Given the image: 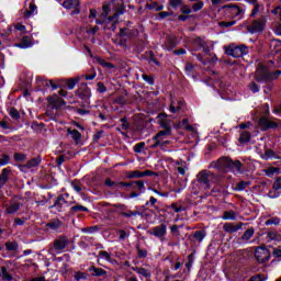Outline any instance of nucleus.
Masks as SVG:
<instances>
[{
	"label": "nucleus",
	"mask_w": 281,
	"mask_h": 281,
	"mask_svg": "<svg viewBox=\"0 0 281 281\" xmlns=\"http://www.w3.org/2000/svg\"><path fill=\"white\" fill-rule=\"evenodd\" d=\"M243 223H225L223 225V231L226 232V234H236V232H239V229H243Z\"/></svg>",
	"instance_id": "ddd939ff"
},
{
	"label": "nucleus",
	"mask_w": 281,
	"mask_h": 281,
	"mask_svg": "<svg viewBox=\"0 0 281 281\" xmlns=\"http://www.w3.org/2000/svg\"><path fill=\"white\" fill-rule=\"evenodd\" d=\"M181 3H183V0H169L168 10H170V8H172V10H177Z\"/></svg>",
	"instance_id": "8fccbe9b"
},
{
	"label": "nucleus",
	"mask_w": 281,
	"mask_h": 281,
	"mask_svg": "<svg viewBox=\"0 0 281 281\" xmlns=\"http://www.w3.org/2000/svg\"><path fill=\"white\" fill-rule=\"evenodd\" d=\"M19 207H21L19 202H11L10 205L7 206V213L16 214V212H19Z\"/></svg>",
	"instance_id": "b1692460"
},
{
	"label": "nucleus",
	"mask_w": 281,
	"mask_h": 281,
	"mask_svg": "<svg viewBox=\"0 0 281 281\" xmlns=\"http://www.w3.org/2000/svg\"><path fill=\"white\" fill-rule=\"evenodd\" d=\"M139 212L137 211H127V212H122L121 216H125L126 218H131V216H137Z\"/></svg>",
	"instance_id": "680f3d73"
},
{
	"label": "nucleus",
	"mask_w": 281,
	"mask_h": 281,
	"mask_svg": "<svg viewBox=\"0 0 281 281\" xmlns=\"http://www.w3.org/2000/svg\"><path fill=\"white\" fill-rule=\"evenodd\" d=\"M15 47H20V49H27V47H32V40L30 36H24L20 43L15 44Z\"/></svg>",
	"instance_id": "a211bd4d"
},
{
	"label": "nucleus",
	"mask_w": 281,
	"mask_h": 281,
	"mask_svg": "<svg viewBox=\"0 0 281 281\" xmlns=\"http://www.w3.org/2000/svg\"><path fill=\"white\" fill-rule=\"evenodd\" d=\"M69 245V239L65 236H61L54 241L55 251H63Z\"/></svg>",
	"instance_id": "2eb2a0df"
},
{
	"label": "nucleus",
	"mask_w": 281,
	"mask_h": 281,
	"mask_svg": "<svg viewBox=\"0 0 281 281\" xmlns=\"http://www.w3.org/2000/svg\"><path fill=\"white\" fill-rule=\"evenodd\" d=\"M273 190L278 191V190H281V178H278L273 186H272Z\"/></svg>",
	"instance_id": "774afa93"
},
{
	"label": "nucleus",
	"mask_w": 281,
	"mask_h": 281,
	"mask_svg": "<svg viewBox=\"0 0 281 281\" xmlns=\"http://www.w3.org/2000/svg\"><path fill=\"white\" fill-rule=\"evenodd\" d=\"M9 177H10V169L8 168L2 169V172L0 175V188L4 186V183H8Z\"/></svg>",
	"instance_id": "4be33fe9"
},
{
	"label": "nucleus",
	"mask_w": 281,
	"mask_h": 281,
	"mask_svg": "<svg viewBox=\"0 0 281 281\" xmlns=\"http://www.w3.org/2000/svg\"><path fill=\"white\" fill-rule=\"evenodd\" d=\"M7 251H16L19 249V244L16 241H8L5 243Z\"/></svg>",
	"instance_id": "a18cd8bd"
},
{
	"label": "nucleus",
	"mask_w": 281,
	"mask_h": 281,
	"mask_svg": "<svg viewBox=\"0 0 281 281\" xmlns=\"http://www.w3.org/2000/svg\"><path fill=\"white\" fill-rule=\"evenodd\" d=\"M224 10H226L227 16L231 19H236V21H240L245 16V5H238V4H225L223 7Z\"/></svg>",
	"instance_id": "7ed1b4c3"
},
{
	"label": "nucleus",
	"mask_w": 281,
	"mask_h": 281,
	"mask_svg": "<svg viewBox=\"0 0 281 281\" xmlns=\"http://www.w3.org/2000/svg\"><path fill=\"white\" fill-rule=\"evenodd\" d=\"M226 56H232L233 58H240L247 54V46L236 44H231L224 47Z\"/></svg>",
	"instance_id": "0eeeda50"
},
{
	"label": "nucleus",
	"mask_w": 281,
	"mask_h": 281,
	"mask_svg": "<svg viewBox=\"0 0 281 281\" xmlns=\"http://www.w3.org/2000/svg\"><path fill=\"white\" fill-rule=\"evenodd\" d=\"M184 104L186 103L183 101H178L177 103H175V101H172L169 106L170 113H179V111H181V109H182V106H184Z\"/></svg>",
	"instance_id": "6ab92c4d"
},
{
	"label": "nucleus",
	"mask_w": 281,
	"mask_h": 281,
	"mask_svg": "<svg viewBox=\"0 0 281 281\" xmlns=\"http://www.w3.org/2000/svg\"><path fill=\"white\" fill-rule=\"evenodd\" d=\"M255 233H256V229H254V227L248 228L241 236V240H244V243L251 240Z\"/></svg>",
	"instance_id": "393cba45"
},
{
	"label": "nucleus",
	"mask_w": 281,
	"mask_h": 281,
	"mask_svg": "<svg viewBox=\"0 0 281 281\" xmlns=\"http://www.w3.org/2000/svg\"><path fill=\"white\" fill-rule=\"evenodd\" d=\"M48 102L54 109H60L61 106H65V100H63L57 94L48 97Z\"/></svg>",
	"instance_id": "dca6fc26"
},
{
	"label": "nucleus",
	"mask_w": 281,
	"mask_h": 281,
	"mask_svg": "<svg viewBox=\"0 0 281 281\" xmlns=\"http://www.w3.org/2000/svg\"><path fill=\"white\" fill-rule=\"evenodd\" d=\"M267 278L263 274H256L249 279V281H266Z\"/></svg>",
	"instance_id": "69168bd1"
},
{
	"label": "nucleus",
	"mask_w": 281,
	"mask_h": 281,
	"mask_svg": "<svg viewBox=\"0 0 281 281\" xmlns=\"http://www.w3.org/2000/svg\"><path fill=\"white\" fill-rule=\"evenodd\" d=\"M74 278L76 281H82L87 280V278H89V274L87 272L77 271L75 272Z\"/></svg>",
	"instance_id": "ea45409f"
},
{
	"label": "nucleus",
	"mask_w": 281,
	"mask_h": 281,
	"mask_svg": "<svg viewBox=\"0 0 281 281\" xmlns=\"http://www.w3.org/2000/svg\"><path fill=\"white\" fill-rule=\"evenodd\" d=\"M9 115L10 117H12V120H19V117H21V113H19V110H16V108H11L9 110Z\"/></svg>",
	"instance_id": "603ef678"
},
{
	"label": "nucleus",
	"mask_w": 281,
	"mask_h": 281,
	"mask_svg": "<svg viewBox=\"0 0 281 281\" xmlns=\"http://www.w3.org/2000/svg\"><path fill=\"white\" fill-rule=\"evenodd\" d=\"M255 258L258 260V262H267L269 258H271V252L267 247L265 246H259L255 250Z\"/></svg>",
	"instance_id": "9d476101"
},
{
	"label": "nucleus",
	"mask_w": 281,
	"mask_h": 281,
	"mask_svg": "<svg viewBox=\"0 0 281 281\" xmlns=\"http://www.w3.org/2000/svg\"><path fill=\"white\" fill-rule=\"evenodd\" d=\"M180 12H182L183 14H186L188 16L189 14H192V12H194V11L192 10V7L190 8V5L183 4L180 8Z\"/></svg>",
	"instance_id": "6e6d98bb"
},
{
	"label": "nucleus",
	"mask_w": 281,
	"mask_h": 281,
	"mask_svg": "<svg viewBox=\"0 0 281 281\" xmlns=\"http://www.w3.org/2000/svg\"><path fill=\"white\" fill-rule=\"evenodd\" d=\"M97 63L99 65H101V67H103L104 69H106V71H113V69H115V65L105 61L104 59L97 57Z\"/></svg>",
	"instance_id": "aec40b11"
},
{
	"label": "nucleus",
	"mask_w": 281,
	"mask_h": 281,
	"mask_svg": "<svg viewBox=\"0 0 281 281\" xmlns=\"http://www.w3.org/2000/svg\"><path fill=\"white\" fill-rule=\"evenodd\" d=\"M281 76V70H277L274 72L269 71V68L260 65L256 72L255 79L257 82H269V80H278Z\"/></svg>",
	"instance_id": "f03ea898"
},
{
	"label": "nucleus",
	"mask_w": 281,
	"mask_h": 281,
	"mask_svg": "<svg viewBox=\"0 0 281 281\" xmlns=\"http://www.w3.org/2000/svg\"><path fill=\"white\" fill-rule=\"evenodd\" d=\"M266 177H273V175H278V172H280V168L278 167H269L267 169L263 170Z\"/></svg>",
	"instance_id": "2f4dec72"
},
{
	"label": "nucleus",
	"mask_w": 281,
	"mask_h": 281,
	"mask_svg": "<svg viewBox=\"0 0 281 281\" xmlns=\"http://www.w3.org/2000/svg\"><path fill=\"white\" fill-rule=\"evenodd\" d=\"M89 271H90V273H92V276H97V277L104 276L106 273V271L104 269L95 268V266H91L89 268Z\"/></svg>",
	"instance_id": "c756f323"
},
{
	"label": "nucleus",
	"mask_w": 281,
	"mask_h": 281,
	"mask_svg": "<svg viewBox=\"0 0 281 281\" xmlns=\"http://www.w3.org/2000/svg\"><path fill=\"white\" fill-rule=\"evenodd\" d=\"M63 5L66 8V10H75L72 14H80V10L78 9V5H80V0H65Z\"/></svg>",
	"instance_id": "4468645a"
},
{
	"label": "nucleus",
	"mask_w": 281,
	"mask_h": 281,
	"mask_svg": "<svg viewBox=\"0 0 281 281\" xmlns=\"http://www.w3.org/2000/svg\"><path fill=\"white\" fill-rule=\"evenodd\" d=\"M68 135H71L75 142H80V138L82 137V135L80 134V132H78V130H71V128H68Z\"/></svg>",
	"instance_id": "e433bc0d"
},
{
	"label": "nucleus",
	"mask_w": 281,
	"mask_h": 281,
	"mask_svg": "<svg viewBox=\"0 0 281 281\" xmlns=\"http://www.w3.org/2000/svg\"><path fill=\"white\" fill-rule=\"evenodd\" d=\"M145 146H146V143H144V142L138 143L134 146V151L142 153V150H144Z\"/></svg>",
	"instance_id": "0e129e2a"
},
{
	"label": "nucleus",
	"mask_w": 281,
	"mask_h": 281,
	"mask_svg": "<svg viewBox=\"0 0 281 281\" xmlns=\"http://www.w3.org/2000/svg\"><path fill=\"white\" fill-rule=\"evenodd\" d=\"M213 168H229L233 172L241 175L243 172V162L240 160H232L228 157H222L217 161L212 162Z\"/></svg>",
	"instance_id": "f257e3e1"
},
{
	"label": "nucleus",
	"mask_w": 281,
	"mask_h": 281,
	"mask_svg": "<svg viewBox=\"0 0 281 281\" xmlns=\"http://www.w3.org/2000/svg\"><path fill=\"white\" fill-rule=\"evenodd\" d=\"M204 5H205V3L203 2V0H201V1L193 3L191 8H192L193 12H200V10H203Z\"/></svg>",
	"instance_id": "49530a36"
},
{
	"label": "nucleus",
	"mask_w": 281,
	"mask_h": 281,
	"mask_svg": "<svg viewBox=\"0 0 281 281\" xmlns=\"http://www.w3.org/2000/svg\"><path fill=\"white\" fill-rule=\"evenodd\" d=\"M177 47V38L173 36L167 37L164 48L167 49V52H172Z\"/></svg>",
	"instance_id": "f3484780"
},
{
	"label": "nucleus",
	"mask_w": 281,
	"mask_h": 281,
	"mask_svg": "<svg viewBox=\"0 0 281 281\" xmlns=\"http://www.w3.org/2000/svg\"><path fill=\"white\" fill-rule=\"evenodd\" d=\"M192 47L193 52H201V49H203L204 54H210V46H207V43L201 37L193 40Z\"/></svg>",
	"instance_id": "9b49d317"
},
{
	"label": "nucleus",
	"mask_w": 281,
	"mask_h": 281,
	"mask_svg": "<svg viewBox=\"0 0 281 281\" xmlns=\"http://www.w3.org/2000/svg\"><path fill=\"white\" fill-rule=\"evenodd\" d=\"M80 80H82V77H77V78H72L69 79L67 82V87L68 89H75L76 85H78V82H80Z\"/></svg>",
	"instance_id": "79ce46f5"
},
{
	"label": "nucleus",
	"mask_w": 281,
	"mask_h": 281,
	"mask_svg": "<svg viewBox=\"0 0 281 281\" xmlns=\"http://www.w3.org/2000/svg\"><path fill=\"white\" fill-rule=\"evenodd\" d=\"M267 27V18L261 15L259 19L252 21L251 24L247 25L246 30L249 34H258L259 32H265Z\"/></svg>",
	"instance_id": "423d86ee"
},
{
	"label": "nucleus",
	"mask_w": 281,
	"mask_h": 281,
	"mask_svg": "<svg viewBox=\"0 0 281 281\" xmlns=\"http://www.w3.org/2000/svg\"><path fill=\"white\" fill-rule=\"evenodd\" d=\"M147 234H149V236L158 238V240H161V243H164V240H166V235L168 234V225L162 223L157 226H154L147 231Z\"/></svg>",
	"instance_id": "6e6552de"
},
{
	"label": "nucleus",
	"mask_w": 281,
	"mask_h": 281,
	"mask_svg": "<svg viewBox=\"0 0 281 281\" xmlns=\"http://www.w3.org/2000/svg\"><path fill=\"white\" fill-rule=\"evenodd\" d=\"M250 186V181H239L235 187V191L243 192V190H247V188H249Z\"/></svg>",
	"instance_id": "bb28decb"
},
{
	"label": "nucleus",
	"mask_w": 281,
	"mask_h": 281,
	"mask_svg": "<svg viewBox=\"0 0 281 281\" xmlns=\"http://www.w3.org/2000/svg\"><path fill=\"white\" fill-rule=\"evenodd\" d=\"M133 186H135V188H137L140 192H144V190H146L144 181H142V180L134 181Z\"/></svg>",
	"instance_id": "13d9d810"
},
{
	"label": "nucleus",
	"mask_w": 281,
	"mask_h": 281,
	"mask_svg": "<svg viewBox=\"0 0 281 281\" xmlns=\"http://www.w3.org/2000/svg\"><path fill=\"white\" fill-rule=\"evenodd\" d=\"M176 168L179 172V175H186V171L188 170V164L186 161L182 160H178L176 161Z\"/></svg>",
	"instance_id": "412c9836"
},
{
	"label": "nucleus",
	"mask_w": 281,
	"mask_h": 281,
	"mask_svg": "<svg viewBox=\"0 0 281 281\" xmlns=\"http://www.w3.org/2000/svg\"><path fill=\"white\" fill-rule=\"evenodd\" d=\"M38 166H41V157L29 160L24 168H36Z\"/></svg>",
	"instance_id": "c85d7f7f"
},
{
	"label": "nucleus",
	"mask_w": 281,
	"mask_h": 281,
	"mask_svg": "<svg viewBox=\"0 0 281 281\" xmlns=\"http://www.w3.org/2000/svg\"><path fill=\"white\" fill-rule=\"evenodd\" d=\"M267 238H268L269 240H278V241H281V232H280V233L273 232V231L268 232Z\"/></svg>",
	"instance_id": "473e14b6"
},
{
	"label": "nucleus",
	"mask_w": 281,
	"mask_h": 281,
	"mask_svg": "<svg viewBox=\"0 0 281 281\" xmlns=\"http://www.w3.org/2000/svg\"><path fill=\"white\" fill-rule=\"evenodd\" d=\"M99 258H101V260H106V262H113L111 254H109L106 250L99 251Z\"/></svg>",
	"instance_id": "c9c22d12"
},
{
	"label": "nucleus",
	"mask_w": 281,
	"mask_h": 281,
	"mask_svg": "<svg viewBox=\"0 0 281 281\" xmlns=\"http://www.w3.org/2000/svg\"><path fill=\"white\" fill-rule=\"evenodd\" d=\"M259 126L261 131H269V128H278V123L267 119V116H262L259 120Z\"/></svg>",
	"instance_id": "f8f14e48"
},
{
	"label": "nucleus",
	"mask_w": 281,
	"mask_h": 281,
	"mask_svg": "<svg viewBox=\"0 0 281 281\" xmlns=\"http://www.w3.org/2000/svg\"><path fill=\"white\" fill-rule=\"evenodd\" d=\"M218 25L220 27H232L236 25V21H229V22L222 21L218 23Z\"/></svg>",
	"instance_id": "e2e57ef3"
},
{
	"label": "nucleus",
	"mask_w": 281,
	"mask_h": 281,
	"mask_svg": "<svg viewBox=\"0 0 281 281\" xmlns=\"http://www.w3.org/2000/svg\"><path fill=\"white\" fill-rule=\"evenodd\" d=\"M30 10H26L25 12H24V16H25V19H30V16H32V14H34L35 12H36V4H34V3H30Z\"/></svg>",
	"instance_id": "c03bdc74"
},
{
	"label": "nucleus",
	"mask_w": 281,
	"mask_h": 281,
	"mask_svg": "<svg viewBox=\"0 0 281 281\" xmlns=\"http://www.w3.org/2000/svg\"><path fill=\"white\" fill-rule=\"evenodd\" d=\"M105 186H108V188H112V190H117V188H120V182H115L108 178L105 180Z\"/></svg>",
	"instance_id": "864d4df0"
},
{
	"label": "nucleus",
	"mask_w": 281,
	"mask_h": 281,
	"mask_svg": "<svg viewBox=\"0 0 281 281\" xmlns=\"http://www.w3.org/2000/svg\"><path fill=\"white\" fill-rule=\"evenodd\" d=\"M14 159L15 161H25V159H27V156L25 154H15L14 155Z\"/></svg>",
	"instance_id": "338daca9"
},
{
	"label": "nucleus",
	"mask_w": 281,
	"mask_h": 281,
	"mask_svg": "<svg viewBox=\"0 0 281 281\" xmlns=\"http://www.w3.org/2000/svg\"><path fill=\"white\" fill-rule=\"evenodd\" d=\"M70 212H71L72 214H76V213H78V212H89V209H87V206L77 204V205L70 207Z\"/></svg>",
	"instance_id": "4c0bfd02"
},
{
	"label": "nucleus",
	"mask_w": 281,
	"mask_h": 281,
	"mask_svg": "<svg viewBox=\"0 0 281 281\" xmlns=\"http://www.w3.org/2000/svg\"><path fill=\"white\" fill-rule=\"evenodd\" d=\"M193 238H195V240L198 243H202L203 241V238H205V231H196L194 234H193Z\"/></svg>",
	"instance_id": "37998d69"
},
{
	"label": "nucleus",
	"mask_w": 281,
	"mask_h": 281,
	"mask_svg": "<svg viewBox=\"0 0 281 281\" xmlns=\"http://www.w3.org/2000/svg\"><path fill=\"white\" fill-rule=\"evenodd\" d=\"M134 271H135L136 273H138V276H143V278L150 279V271H148V270L145 269V268L136 267V268H134Z\"/></svg>",
	"instance_id": "7c9ffc66"
},
{
	"label": "nucleus",
	"mask_w": 281,
	"mask_h": 281,
	"mask_svg": "<svg viewBox=\"0 0 281 281\" xmlns=\"http://www.w3.org/2000/svg\"><path fill=\"white\" fill-rule=\"evenodd\" d=\"M142 78L145 82H147V85H155V79L153 78V76H148L146 74H143Z\"/></svg>",
	"instance_id": "bf43d9fd"
},
{
	"label": "nucleus",
	"mask_w": 281,
	"mask_h": 281,
	"mask_svg": "<svg viewBox=\"0 0 281 281\" xmlns=\"http://www.w3.org/2000/svg\"><path fill=\"white\" fill-rule=\"evenodd\" d=\"M172 134H169V132H158L153 138V144L150 145V148H161L164 150L166 146L170 144V140L166 139L167 137H170Z\"/></svg>",
	"instance_id": "39448f33"
},
{
	"label": "nucleus",
	"mask_w": 281,
	"mask_h": 281,
	"mask_svg": "<svg viewBox=\"0 0 281 281\" xmlns=\"http://www.w3.org/2000/svg\"><path fill=\"white\" fill-rule=\"evenodd\" d=\"M109 12H111V9L109 8V4H104L103 5V11L100 14L99 19H102L103 21H105L106 18L109 16Z\"/></svg>",
	"instance_id": "3c124183"
},
{
	"label": "nucleus",
	"mask_w": 281,
	"mask_h": 281,
	"mask_svg": "<svg viewBox=\"0 0 281 281\" xmlns=\"http://www.w3.org/2000/svg\"><path fill=\"white\" fill-rule=\"evenodd\" d=\"M46 227H48V229H53V231L58 229L60 227V220L50 221L48 224H46Z\"/></svg>",
	"instance_id": "58836bf2"
},
{
	"label": "nucleus",
	"mask_w": 281,
	"mask_h": 281,
	"mask_svg": "<svg viewBox=\"0 0 281 281\" xmlns=\"http://www.w3.org/2000/svg\"><path fill=\"white\" fill-rule=\"evenodd\" d=\"M8 164H10V156L4 154L0 158V166H8Z\"/></svg>",
	"instance_id": "052dcab7"
},
{
	"label": "nucleus",
	"mask_w": 281,
	"mask_h": 281,
	"mask_svg": "<svg viewBox=\"0 0 281 281\" xmlns=\"http://www.w3.org/2000/svg\"><path fill=\"white\" fill-rule=\"evenodd\" d=\"M184 70L187 76H191L192 78H194V65H192L191 63L187 64Z\"/></svg>",
	"instance_id": "09e8293b"
},
{
	"label": "nucleus",
	"mask_w": 281,
	"mask_h": 281,
	"mask_svg": "<svg viewBox=\"0 0 281 281\" xmlns=\"http://www.w3.org/2000/svg\"><path fill=\"white\" fill-rule=\"evenodd\" d=\"M157 120L160 127L165 130V131H160V133L169 132V134H172V121L168 119V114L160 113L158 114Z\"/></svg>",
	"instance_id": "1a4fd4ad"
},
{
	"label": "nucleus",
	"mask_w": 281,
	"mask_h": 281,
	"mask_svg": "<svg viewBox=\"0 0 281 281\" xmlns=\"http://www.w3.org/2000/svg\"><path fill=\"white\" fill-rule=\"evenodd\" d=\"M214 179H216V177L212 171L202 170L196 175V181L200 186H203L204 190H210V188H212Z\"/></svg>",
	"instance_id": "20e7f679"
},
{
	"label": "nucleus",
	"mask_w": 281,
	"mask_h": 281,
	"mask_svg": "<svg viewBox=\"0 0 281 281\" xmlns=\"http://www.w3.org/2000/svg\"><path fill=\"white\" fill-rule=\"evenodd\" d=\"M1 276H2V280H4V281L12 280V276H10V273H8V269H5V267L1 268Z\"/></svg>",
	"instance_id": "5fc2aeb1"
},
{
	"label": "nucleus",
	"mask_w": 281,
	"mask_h": 281,
	"mask_svg": "<svg viewBox=\"0 0 281 281\" xmlns=\"http://www.w3.org/2000/svg\"><path fill=\"white\" fill-rule=\"evenodd\" d=\"M222 218L223 221H236V213L234 211H225Z\"/></svg>",
	"instance_id": "72a5a7b5"
},
{
	"label": "nucleus",
	"mask_w": 281,
	"mask_h": 281,
	"mask_svg": "<svg viewBox=\"0 0 281 281\" xmlns=\"http://www.w3.org/2000/svg\"><path fill=\"white\" fill-rule=\"evenodd\" d=\"M145 9L155 10L156 12H161V10H164V4H159V2L147 3L145 5Z\"/></svg>",
	"instance_id": "a878e982"
},
{
	"label": "nucleus",
	"mask_w": 281,
	"mask_h": 281,
	"mask_svg": "<svg viewBox=\"0 0 281 281\" xmlns=\"http://www.w3.org/2000/svg\"><path fill=\"white\" fill-rule=\"evenodd\" d=\"M276 151H273L272 149H268L266 150L265 155L262 156V159H265L266 161L269 159H276Z\"/></svg>",
	"instance_id": "de8ad7c7"
},
{
	"label": "nucleus",
	"mask_w": 281,
	"mask_h": 281,
	"mask_svg": "<svg viewBox=\"0 0 281 281\" xmlns=\"http://www.w3.org/2000/svg\"><path fill=\"white\" fill-rule=\"evenodd\" d=\"M114 103L121 105L128 104V99H126V94H121L114 99Z\"/></svg>",
	"instance_id": "a19ab883"
},
{
	"label": "nucleus",
	"mask_w": 281,
	"mask_h": 281,
	"mask_svg": "<svg viewBox=\"0 0 281 281\" xmlns=\"http://www.w3.org/2000/svg\"><path fill=\"white\" fill-rule=\"evenodd\" d=\"M64 205H67V201L65 200V198L63 195H59L55 201L54 207H56V210H58V212H61Z\"/></svg>",
	"instance_id": "5701e85b"
},
{
	"label": "nucleus",
	"mask_w": 281,
	"mask_h": 281,
	"mask_svg": "<svg viewBox=\"0 0 281 281\" xmlns=\"http://www.w3.org/2000/svg\"><path fill=\"white\" fill-rule=\"evenodd\" d=\"M126 177L127 179H142L144 175H142V171L135 170V171H128Z\"/></svg>",
	"instance_id": "f704fd0d"
},
{
	"label": "nucleus",
	"mask_w": 281,
	"mask_h": 281,
	"mask_svg": "<svg viewBox=\"0 0 281 281\" xmlns=\"http://www.w3.org/2000/svg\"><path fill=\"white\" fill-rule=\"evenodd\" d=\"M251 139V133L243 131L239 136V144H247Z\"/></svg>",
	"instance_id": "cd10ccee"
},
{
	"label": "nucleus",
	"mask_w": 281,
	"mask_h": 281,
	"mask_svg": "<svg viewBox=\"0 0 281 281\" xmlns=\"http://www.w3.org/2000/svg\"><path fill=\"white\" fill-rule=\"evenodd\" d=\"M265 225H280V218L279 217H271L266 221Z\"/></svg>",
	"instance_id": "4d7b16f0"
}]
</instances>
